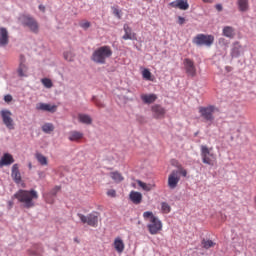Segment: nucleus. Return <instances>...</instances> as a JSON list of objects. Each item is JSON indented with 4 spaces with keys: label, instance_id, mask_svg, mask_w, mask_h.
I'll list each match as a JSON object with an SVG mask.
<instances>
[{
    "label": "nucleus",
    "instance_id": "1",
    "mask_svg": "<svg viewBox=\"0 0 256 256\" xmlns=\"http://www.w3.org/2000/svg\"><path fill=\"white\" fill-rule=\"evenodd\" d=\"M12 199H17L18 203H22L25 209H32L35 207V200L39 199V194L34 189H20L12 196Z\"/></svg>",
    "mask_w": 256,
    "mask_h": 256
},
{
    "label": "nucleus",
    "instance_id": "2",
    "mask_svg": "<svg viewBox=\"0 0 256 256\" xmlns=\"http://www.w3.org/2000/svg\"><path fill=\"white\" fill-rule=\"evenodd\" d=\"M111 55H113V50H111V47L101 46L93 52L91 59L94 61V63L104 64L105 59H109Z\"/></svg>",
    "mask_w": 256,
    "mask_h": 256
},
{
    "label": "nucleus",
    "instance_id": "3",
    "mask_svg": "<svg viewBox=\"0 0 256 256\" xmlns=\"http://www.w3.org/2000/svg\"><path fill=\"white\" fill-rule=\"evenodd\" d=\"M202 163L213 167L217 163V155L213 153V148H208L207 145L200 146Z\"/></svg>",
    "mask_w": 256,
    "mask_h": 256
},
{
    "label": "nucleus",
    "instance_id": "4",
    "mask_svg": "<svg viewBox=\"0 0 256 256\" xmlns=\"http://www.w3.org/2000/svg\"><path fill=\"white\" fill-rule=\"evenodd\" d=\"M19 21H20L22 27H27V29H29V31H31V33H35V35H37V33H39V23L31 15L22 14L19 17Z\"/></svg>",
    "mask_w": 256,
    "mask_h": 256
},
{
    "label": "nucleus",
    "instance_id": "5",
    "mask_svg": "<svg viewBox=\"0 0 256 256\" xmlns=\"http://www.w3.org/2000/svg\"><path fill=\"white\" fill-rule=\"evenodd\" d=\"M198 111L200 113V117H202L206 123H213L215 121V112L217 111V107L214 105L200 106Z\"/></svg>",
    "mask_w": 256,
    "mask_h": 256
},
{
    "label": "nucleus",
    "instance_id": "6",
    "mask_svg": "<svg viewBox=\"0 0 256 256\" xmlns=\"http://www.w3.org/2000/svg\"><path fill=\"white\" fill-rule=\"evenodd\" d=\"M214 42L215 36L213 35L198 34L193 39V43H195V45H198L199 47L203 45H205L206 47H211Z\"/></svg>",
    "mask_w": 256,
    "mask_h": 256
},
{
    "label": "nucleus",
    "instance_id": "7",
    "mask_svg": "<svg viewBox=\"0 0 256 256\" xmlns=\"http://www.w3.org/2000/svg\"><path fill=\"white\" fill-rule=\"evenodd\" d=\"M147 229L150 235H159L163 231V222L157 217H152V220H149L147 224Z\"/></svg>",
    "mask_w": 256,
    "mask_h": 256
},
{
    "label": "nucleus",
    "instance_id": "8",
    "mask_svg": "<svg viewBox=\"0 0 256 256\" xmlns=\"http://www.w3.org/2000/svg\"><path fill=\"white\" fill-rule=\"evenodd\" d=\"M0 115L7 129H15V122L13 121V113L11 112V110L3 109L0 111Z\"/></svg>",
    "mask_w": 256,
    "mask_h": 256
},
{
    "label": "nucleus",
    "instance_id": "9",
    "mask_svg": "<svg viewBox=\"0 0 256 256\" xmlns=\"http://www.w3.org/2000/svg\"><path fill=\"white\" fill-rule=\"evenodd\" d=\"M78 217L80 221L83 223H87L90 227H97L99 223V216H97L95 213H90L87 216L83 214H78Z\"/></svg>",
    "mask_w": 256,
    "mask_h": 256
},
{
    "label": "nucleus",
    "instance_id": "10",
    "mask_svg": "<svg viewBox=\"0 0 256 256\" xmlns=\"http://www.w3.org/2000/svg\"><path fill=\"white\" fill-rule=\"evenodd\" d=\"M179 181H181V177H179V171L173 170L168 176L169 189H176L177 185H179Z\"/></svg>",
    "mask_w": 256,
    "mask_h": 256
},
{
    "label": "nucleus",
    "instance_id": "11",
    "mask_svg": "<svg viewBox=\"0 0 256 256\" xmlns=\"http://www.w3.org/2000/svg\"><path fill=\"white\" fill-rule=\"evenodd\" d=\"M125 34L122 36L124 41H137V34L133 32V29L129 27V24H124L123 26Z\"/></svg>",
    "mask_w": 256,
    "mask_h": 256
},
{
    "label": "nucleus",
    "instance_id": "12",
    "mask_svg": "<svg viewBox=\"0 0 256 256\" xmlns=\"http://www.w3.org/2000/svg\"><path fill=\"white\" fill-rule=\"evenodd\" d=\"M151 111L153 113L154 119H163V117H165V114L167 113L165 108H163V106L159 104L153 105L151 107Z\"/></svg>",
    "mask_w": 256,
    "mask_h": 256
},
{
    "label": "nucleus",
    "instance_id": "13",
    "mask_svg": "<svg viewBox=\"0 0 256 256\" xmlns=\"http://www.w3.org/2000/svg\"><path fill=\"white\" fill-rule=\"evenodd\" d=\"M9 45V31L7 28H0V47H7Z\"/></svg>",
    "mask_w": 256,
    "mask_h": 256
},
{
    "label": "nucleus",
    "instance_id": "14",
    "mask_svg": "<svg viewBox=\"0 0 256 256\" xmlns=\"http://www.w3.org/2000/svg\"><path fill=\"white\" fill-rule=\"evenodd\" d=\"M37 111H47L48 113H56L57 105L46 104V103H38L36 105Z\"/></svg>",
    "mask_w": 256,
    "mask_h": 256
},
{
    "label": "nucleus",
    "instance_id": "15",
    "mask_svg": "<svg viewBox=\"0 0 256 256\" xmlns=\"http://www.w3.org/2000/svg\"><path fill=\"white\" fill-rule=\"evenodd\" d=\"M85 137V134L83 132H79L77 130H72L68 134L69 141H72L74 143H81V140Z\"/></svg>",
    "mask_w": 256,
    "mask_h": 256
},
{
    "label": "nucleus",
    "instance_id": "16",
    "mask_svg": "<svg viewBox=\"0 0 256 256\" xmlns=\"http://www.w3.org/2000/svg\"><path fill=\"white\" fill-rule=\"evenodd\" d=\"M0 163H1L2 167H7L9 165H13V163H15V159L13 158V155H11L9 153H5L1 157Z\"/></svg>",
    "mask_w": 256,
    "mask_h": 256
},
{
    "label": "nucleus",
    "instance_id": "17",
    "mask_svg": "<svg viewBox=\"0 0 256 256\" xmlns=\"http://www.w3.org/2000/svg\"><path fill=\"white\" fill-rule=\"evenodd\" d=\"M129 199L134 203V205H139L143 201V194L137 191H131L129 194Z\"/></svg>",
    "mask_w": 256,
    "mask_h": 256
},
{
    "label": "nucleus",
    "instance_id": "18",
    "mask_svg": "<svg viewBox=\"0 0 256 256\" xmlns=\"http://www.w3.org/2000/svg\"><path fill=\"white\" fill-rule=\"evenodd\" d=\"M113 247L118 253H123L125 251V242H123L121 237H116L113 242Z\"/></svg>",
    "mask_w": 256,
    "mask_h": 256
},
{
    "label": "nucleus",
    "instance_id": "19",
    "mask_svg": "<svg viewBox=\"0 0 256 256\" xmlns=\"http://www.w3.org/2000/svg\"><path fill=\"white\" fill-rule=\"evenodd\" d=\"M141 100L143 103H146L147 105H151V103H155L157 101V95L155 94H142Z\"/></svg>",
    "mask_w": 256,
    "mask_h": 256
},
{
    "label": "nucleus",
    "instance_id": "20",
    "mask_svg": "<svg viewBox=\"0 0 256 256\" xmlns=\"http://www.w3.org/2000/svg\"><path fill=\"white\" fill-rule=\"evenodd\" d=\"M12 178L15 183H21V172H19V164H14L12 166Z\"/></svg>",
    "mask_w": 256,
    "mask_h": 256
},
{
    "label": "nucleus",
    "instance_id": "21",
    "mask_svg": "<svg viewBox=\"0 0 256 256\" xmlns=\"http://www.w3.org/2000/svg\"><path fill=\"white\" fill-rule=\"evenodd\" d=\"M78 121L84 125H91V123H93V119L87 114H79Z\"/></svg>",
    "mask_w": 256,
    "mask_h": 256
},
{
    "label": "nucleus",
    "instance_id": "22",
    "mask_svg": "<svg viewBox=\"0 0 256 256\" xmlns=\"http://www.w3.org/2000/svg\"><path fill=\"white\" fill-rule=\"evenodd\" d=\"M238 9L242 13L249 10V0H238Z\"/></svg>",
    "mask_w": 256,
    "mask_h": 256
},
{
    "label": "nucleus",
    "instance_id": "23",
    "mask_svg": "<svg viewBox=\"0 0 256 256\" xmlns=\"http://www.w3.org/2000/svg\"><path fill=\"white\" fill-rule=\"evenodd\" d=\"M109 176L111 179H113V181H115V183H121V181L125 179L123 175L118 171L110 172Z\"/></svg>",
    "mask_w": 256,
    "mask_h": 256
},
{
    "label": "nucleus",
    "instance_id": "24",
    "mask_svg": "<svg viewBox=\"0 0 256 256\" xmlns=\"http://www.w3.org/2000/svg\"><path fill=\"white\" fill-rule=\"evenodd\" d=\"M137 183L143 191H153V188L155 187V184H147L141 180H137Z\"/></svg>",
    "mask_w": 256,
    "mask_h": 256
},
{
    "label": "nucleus",
    "instance_id": "25",
    "mask_svg": "<svg viewBox=\"0 0 256 256\" xmlns=\"http://www.w3.org/2000/svg\"><path fill=\"white\" fill-rule=\"evenodd\" d=\"M42 131H43V133H46L49 135V134L53 133V131H55V126L53 125V123H45L42 126Z\"/></svg>",
    "mask_w": 256,
    "mask_h": 256
},
{
    "label": "nucleus",
    "instance_id": "26",
    "mask_svg": "<svg viewBox=\"0 0 256 256\" xmlns=\"http://www.w3.org/2000/svg\"><path fill=\"white\" fill-rule=\"evenodd\" d=\"M185 71L189 77H195L197 75V69L194 65H187Z\"/></svg>",
    "mask_w": 256,
    "mask_h": 256
},
{
    "label": "nucleus",
    "instance_id": "27",
    "mask_svg": "<svg viewBox=\"0 0 256 256\" xmlns=\"http://www.w3.org/2000/svg\"><path fill=\"white\" fill-rule=\"evenodd\" d=\"M35 158L37 159L38 163H40V165H48L47 157H45L43 154L37 152L35 154Z\"/></svg>",
    "mask_w": 256,
    "mask_h": 256
},
{
    "label": "nucleus",
    "instance_id": "28",
    "mask_svg": "<svg viewBox=\"0 0 256 256\" xmlns=\"http://www.w3.org/2000/svg\"><path fill=\"white\" fill-rule=\"evenodd\" d=\"M177 6L181 11H187V9H189V3L187 0H177Z\"/></svg>",
    "mask_w": 256,
    "mask_h": 256
},
{
    "label": "nucleus",
    "instance_id": "29",
    "mask_svg": "<svg viewBox=\"0 0 256 256\" xmlns=\"http://www.w3.org/2000/svg\"><path fill=\"white\" fill-rule=\"evenodd\" d=\"M224 37H228L229 39H233V28L231 26H226L223 28Z\"/></svg>",
    "mask_w": 256,
    "mask_h": 256
},
{
    "label": "nucleus",
    "instance_id": "30",
    "mask_svg": "<svg viewBox=\"0 0 256 256\" xmlns=\"http://www.w3.org/2000/svg\"><path fill=\"white\" fill-rule=\"evenodd\" d=\"M231 54H232V57H239V55H241V46H239V43L234 44Z\"/></svg>",
    "mask_w": 256,
    "mask_h": 256
},
{
    "label": "nucleus",
    "instance_id": "31",
    "mask_svg": "<svg viewBox=\"0 0 256 256\" xmlns=\"http://www.w3.org/2000/svg\"><path fill=\"white\" fill-rule=\"evenodd\" d=\"M201 243L203 249H211V247H215V242H213V240L203 239Z\"/></svg>",
    "mask_w": 256,
    "mask_h": 256
},
{
    "label": "nucleus",
    "instance_id": "32",
    "mask_svg": "<svg viewBox=\"0 0 256 256\" xmlns=\"http://www.w3.org/2000/svg\"><path fill=\"white\" fill-rule=\"evenodd\" d=\"M41 83L46 89H51V87H53V81L49 78H42Z\"/></svg>",
    "mask_w": 256,
    "mask_h": 256
},
{
    "label": "nucleus",
    "instance_id": "33",
    "mask_svg": "<svg viewBox=\"0 0 256 256\" xmlns=\"http://www.w3.org/2000/svg\"><path fill=\"white\" fill-rule=\"evenodd\" d=\"M63 57L65 61H68V63H71L75 60V55H73V52H64Z\"/></svg>",
    "mask_w": 256,
    "mask_h": 256
},
{
    "label": "nucleus",
    "instance_id": "34",
    "mask_svg": "<svg viewBox=\"0 0 256 256\" xmlns=\"http://www.w3.org/2000/svg\"><path fill=\"white\" fill-rule=\"evenodd\" d=\"M161 211L162 213H171V206L167 202L161 203Z\"/></svg>",
    "mask_w": 256,
    "mask_h": 256
},
{
    "label": "nucleus",
    "instance_id": "35",
    "mask_svg": "<svg viewBox=\"0 0 256 256\" xmlns=\"http://www.w3.org/2000/svg\"><path fill=\"white\" fill-rule=\"evenodd\" d=\"M19 77H27V66H20L18 68Z\"/></svg>",
    "mask_w": 256,
    "mask_h": 256
},
{
    "label": "nucleus",
    "instance_id": "36",
    "mask_svg": "<svg viewBox=\"0 0 256 256\" xmlns=\"http://www.w3.org/2000/svg\"><path fill=\"white\" fill-rule=\"evenodd\" d=\"M142 76H143V79H146V81H152L151 72L149 71V69H144L142 71Z\"/></svg>",
    "mask_w": 256,
    "mask_h": 256
},
{
    "label": "nucleus",
    "instance_id": "37",
    "mask_svg": "<svg viewBox=\"0 0 256 256\" xmlns=\"http://www.w3.org/2000/svg\"><path fill=\"white\" fill-rule=\"evenodd\" d=\"M111 9H112L113 15L117 17V19H121V10H119V8L115 6H112Z\"/></svg>",
    "mask_w": 256,
    "mask_h": 256
},
{
    "label": "nucleus",
    "instance_id": "38",
    "mask_svg": "<svg viewBox=\"0 0 256 256\" xmlns=\"http://www.w3.org/2000/svg\"><path fill=\"white\" fill-rule=\"evenodd\" d=\"M153 217H156V216L153 215V212H151V211H146V212L143 213V218L144 219H150V221H152Z\"/></svg>",
    "mask_w": 256,
    "mask_h": 256
},
{
    "label": "nucleus",
    "instance_id": "39",
    "mask_svg": "<svg viewBox=\"0 0 256 256\" xmlns=\"http://www.w3.org/2000/svg\"><path fill=\"white\" fill-rule=\"evenodd\" d=\"M80 27L82 29H84L85 31H87V29H89V27H91V22L86 21V22L80 23Z\"/></svg>",
    "mask_w": 256,
    "mask_h": 256
},
{
    "label": "nucleus",
    "instance_id": "40",
    "mask_svg": "<svg viewBox=\"0 0 256 256\" xmlns=\"http://www.w3.org/2000/svg\"><path fill=\"white\" fill-rule=\"evenodd\" d=\"M107 195L108 197H117V191H115L114 189H110L107 191Z\"/></svg>",
    "mask_w": 256,
    "mask_h": 256
},
{
    "label": "nucleus",
    "instance_id": "41",
    "mask_svg": "<svg viewBox=\"0 0 256 256\" xmlns=\"http://www.w3.org/2000/svg\"><path fill=\"white\" fill-rule=\"evenodd\" d=\"M4 101H5L6 103H11V101H13V96H11L10 94L5 95V96H4Z\"/></svg>",
    "mask_w": 256,
    "mask_h": 256
},
{
    "label": "nucleus",
    "instance_id": "42",
    "mask_svg": "<svg viewBox=\"0 0 256 256\" xmlns=\"http://www.w3.org/2000/svg\"><path fill=\"white\" fill-rule=\"evenodd\" d=\"M59 191H61V187L60 186H56L52 191V195H57V193H59Z\"/></svg>",
    "mask_w": 256,
    "mask_h": 256
},
{
    "label": "nucleus",
    "instance_id": "43",
    "mask_svg": "<svg viewBox=\"0 0 256 256\" xmlns=\"http://www.w3.org/2000/svg\"><path fill=\"white\" fill-rule=\"evenodd\" d=\"M178 24L185 25V18L183 16H178Z\"/></svg>",
    "mask_w": 256,
    "mask_h": 256
},
{
    "label": "nucleus",
    "instance_id": "44",
    "mask_svg": "<svg viewBox=\"0 0 256 256\" xmlns=\"http://www.w3.org/2000/svg\"><path fill=\"white\" fill-rule=\"evenodd\" d=\"M218 43L219 45H227V40H225V38H219Z\"/></svg>",
    "mask_w": 256,
    "mask_h": 256
},
{
    "label": "nucleus",
    "instance_id": "45",
    "mask_svg": "<svg viewBox=\"0 0 256 256\" xmlns=\"http://www.w3.org/2000/svg\"><path fill=\"white\" fill-rule=\"evenodd\" d=\"M19 62V65H23L25 63V56L23 54L20 55Z\"/></svg>",
    "mask_w": 256,
    "mask_h": 256
},
{
    "label": "nucleus",
    "instance_id": "46",
    "mask_svg": "<svg viewBox=\"0 0 256 256\" xmlns=\"http://www.w3.org/2000/svg\"><path fill=\"white\" fill-rule=\"evenodd\" d=\"M180 173L182 174V177H187V170L180 168Z\"/></svg>",
    "mask_w": 256,
    "mask_h": 256
},
{
    "label": "nucleus",
    "instance_id": "47",
    "mask_svg": "<svg viewBox=\"0 0 256 256\" xmlns=\"http://www.w3.org/2000/svg\"><path fill=\"white\" fill-rule=\"evenodd\" d=\"M216 9L219 11V12H221V11H223V5H221V4H216Z\"/></svg>",
    "mask_w": 256,
    "mask_h": 256
},
{
    "label": "nucleus",
    "instance_id": "48",
    "mask_svg": "<svg viewBox=\"0 0 256 256\" xmlns=\"http://www.w3.org/2000/svg\"><path fill=\"white\" fill-rule=\"evenodd\" d=\"M170 5H171V7H175V8L179 9V6L177 5V0H176V2H171Z\"/></svg>",
    "mask_w": 256,
    "mask_h": 256
},
{
    "label": "nucleus",
    "instance_id": "49",
    "mask_svg": "<svg viewBox=\"0 0 256 256\" xmlns=\"http://www.w3.org/2000/svg\"><path fill=\"white\" fill-rule=\"evenodd\" d=\"M185 63L187 65H193V62L191 60H189V59H185Z\"/></svg>",
    "mask_w": 256,
    "mask_h": 256
},
{
    "label": "nucleus",
    "instance_id": "50",
    "mask_svg": "<svg viewBox=\"0 0 256 256\" xmlns=\"http://www.w3.org/2000/svg\"><path fill=\"white\" fill-rule=\"evenodd\" d=\"M13 201H8V206H9V209H12L13 208Z\"/></svg>",
    "mask_w": 256,
    "mask_h": 256
},
{
    "label": "nucleus",
    "instance_id": "51",
    "mask_svg": "<svg viewBox=\"0 0 256 256\" xmlns=\"http://www.w3.org/2000/svg\"><path fill=\"white\" fill-rule=\"evenodd\" d=\"M225 70H226L227 73H229L231 71V66H226Z\"/></svg>",
    "mask_w": 256,
    "mask_h": 256
},
{
    "label": "nucleus",
    "instance_id": "52",
    "mask_svg": "<svg viewBox=\"0 0 256 256\" xmlns=\"http://www.w3.org/2000/svg\"><path fill=\"white\" fill-rule=\"evenodd\" d=\"M39 9H40L41 11H45V6L40 5V6H39Z\"/></svg>",
    "mask_w": 256,
    "mask_h": 256
},
{
    "label": "nucleus",
    "instance_id": "53",
    "mask_svg": "<svg viewBox=\"0 0 256 256\" xmlns=\"http://www.w3.org/2000/svg\"><path fill=\"white\" fill-rule=\"evenodd\" d=\"M97 107H105V105L100 104L99 102H96Z\"/></svg>",
    "mask_w": 256,
    "mask_h": 256
},
{
    "label": "nucleus",
    "instance_id": "54",
    "mask_svg": "<svg viewBox=\"0 0 256 256\" xmlns=\"http://www.w3.org/2000/svg\"><path fill=\"white\" fill-rule=\"evenodd\" d=\"M204 3H209V0H203Z\"/></svg>",
    "mask_w": 256,
    "mask_h": 256
},
{
    "label": "nucleus",
    "instance_id": "55",
    "mask_svg": "<svg viewBox=\"0 0 256 256\" xmlns=\"http://www.w3.org/2000/svg\"><path fill=\"white\" fill-rule=\"evenodd\" d=\"M46 202H47V203H53V202H51V201H49V200H46Z\"/></svg>",
    "mask_w": 256,
    "mask_h": 256
}]
</instances>
